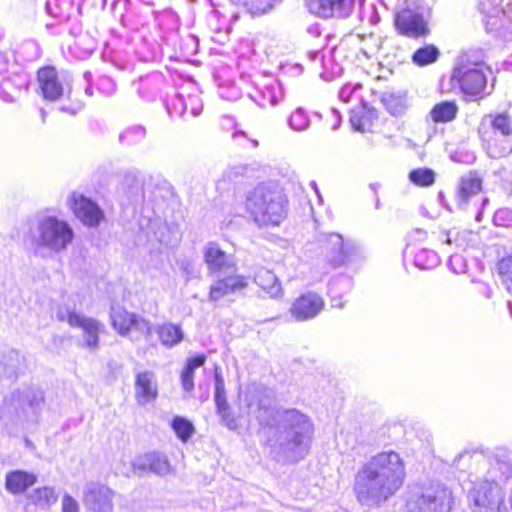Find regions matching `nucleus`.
Instances as JSON below:
<instances>
[{
  "label": "nucleus",
  "mask_w": 512,
  "mask_h": 512,
  "mask_svg": "<svg viewBox=\"0 0 512 512\" xmlns=\"http://www.w3.org/2000/svg\"><path fill=\"white\" fill-rule=\"evenodd\" d=\"M350 123L356 131L365 132L370 130L373 125L372 114L366 110L352 111Z\"/></svg>",
  "instance_id": "31"
},
{
  "label": "nucleus",
  "mask_w": 512,
  "mask_h": 512,
  "mask_svg": "<svg viewBox=\"0 0 512 512\" xmlns=\"http://www.w3.org/2000/svg\"><path fill=\"white\" fill-rule=\"evenodd\" d=\"M473 512H507L502 487L495 480L482 479L471 489Z\"/></svg>",
  "instance_id": "6"
},
{
  "label": "nucleus",
  "mask_w": 512,
  "mask_h": 512,
  "mask_svg": "<svg viewBox=\"0 0 512 512\" xmlns=\"http://www.w3.org/2000/svg\"><path fill=\"white\" fill-rule=\"evenodd\" d=\"M459 112L457 103L451 101H441L436 103L429 112V117L435 124L449 123L456 119Z\"/></svg>",
  "instance_id": "23"
},
{
  "label": "nucleus",
  "mask_w": 512,
  "mask_h": 512,
  "mask_svg": "<svg viewBox=\"0 0 512 512\" xmlns=\"http://www.w3.org/2000/svg\"><path fill=\"white\" fill-rule=\"evenodd\" d=\"M57 499L54 489L48 486L38 487L27 496L28 504L40 509L50 508Z\"/></svg>",
  "instance_id": "26"
},
{
  "label": "nucleus",
  "mask_w": 512,
  "mask_h": 512,
  "mask_svg": "<svg viewBox=\"0 0 512 512\" xmlns=\"http://www.w3.org/2000/svg\"><path fill=\"white\" fill-rule=\"evenodd\" d=\"M88 320L87 317H84L75 312H70L67 315V322L71 327H79L82 328L85 322Z\"/></svg>",
  "instance_id": "38"
},
{
  "label": "nucleus",
  "mask_w": 512,
  "mask_h": 512,
  "mask_svg": "<svg viewBox=\"0 0 512 512\" xmlns=\"http://www.w3.org/2000/svg\"><path fill=\"white\" fill-rule=\"evenodd\" d=\"M38 481L35 473L26 470L15 469L5 475V489L12 495H21L28 491Z\"/></svg>",
  "instance_id": "18"
},
{
  "label": "nucleus",
  "mask_w": 512,
  "mask_h": 512,
  "mask_svg": "<svg viewBox=\"0 0 512 512\" xmlns=\"http://www.w3.org/2000/svg\"><path fill=\"white\" fill-rule=\"evenodd\" d=\"M27 87L26 79L20 74L5 77L0 81V97L3 101L12 103L20 97Z\"/></svg>",
  "instance_id": "20"
},
{
  "label": "nucleus",
  "mask_w": 512,
  "mask_h": 512,
  "mask_svg": "<svg viewBox=\"0 0 512 512\" xmlns=\"http://www.w3.org/2000/svg\"><path fill=\"white\" fill-rule=\"evenodd\" d=\"M226 275L220 276L210 286L208 299L218 301L226 295L234 294L246 289L249 285V278L237 272V267L227 270Z\"/></svg>",
  "instance_id": "10"
},
{
  "label": "nucleus",
  "mask_w": 512,
  "mask_h": 512,
  "mask_svg": "<svg viewBox=\"0 0 512 512\" xmlns=\"http://www.w3.org/2000/svg\"><path fill=\"white\" fill-rule=\"evenodd\" d=\"M214 400L216 404V412L220 417L221 422L228 429L236 430L238 428L237 419L227 402L223 382L219 376L216 377Z\"/></svg>",
  "instance_id": "19"
},
{
  "label": "nucleus",
  "mask_w": 512,
  "mask_h": 512,
  "mask_svg": "<svg viewBox=\"0 0 512 512\" xmlns=\"http://www.w3.org/2000/svg\"><path fill=\"white\" fill-rule=\"evenodd\" d=\"M114 491L105 485L92 484L84 493L83 501L94 512H111Z\"/></svg>",
  "instance_id": "16"
},
{
  "label": "nucleus",
  "mask_w": 512,
  "mask_h": 512,
  "mask_svg": "<svg viewBox=\"0 0 512 512\" xmlns=\"http://www.w3.org/2000/svg\"><path fill=\"white\" fill-rule=\"evenodd\" d=\"M282 421L286 430L309 424L308 418L296 409L284 410Z\"/></svg>",
  "instance_id": "33"
},
{
  "label": "nucleus",
  "mask_w": 512,
  "mask_h": 512,
  "mask_svg": "<svg viewBox=\"0 0 512 512\" xmlns=\"http://www.w3.org/2000/svg\"><path fill=\"white\" fill-rule=\"evenodd\" d=\"M440 56L439 49L433 44H426L414 51L411 56L412 62L418 67L428 66L435 63Z\"/></svg>",
  "instance_id": "27"
},
{
  "label": "nucleus",
  "mask_w": 512,
  "mask_h": 512,
  "mask_svg": "<svg viewBox=\"0 0 512 512\" xmlns=\"http://www.w3.org/2000/svg\"><path fill=\"white\" fill-rule=\"evenodd\" d=\"M285 453H296L299 450V455L307 452V444L303 432H296L292 438L288 439L283 448Z\"/></svg>",
  "instance_id": "34"
},
{
  "label": "nucleus",
  "mask_w": 512,
  "mask_h": 512,
  "mask_svg": "<svg viewBox=\"0 0 512 512\" xmlns=\"http://www.w3.org/2000/svg\"><path fill=\"white\" fill-rule=\"evenodd\" d=\"M145 465L157 474H161L169 470L168 458L164 454L158 452L147 454Z\"/></svg>",
  "instance_id": "32"
},
{
  "label": "nucleus",
  "mask_w": 512,
  "mask_h": 512,
  "mask_svg": "<svg viewBox=\"0 0 512 512\" xmlns=\"http://www.w3.org/2000/svg\"><path fill=\"white\" fill-rule=\"evenodd\" d=\"M408 178L416 186L429 187L435 182V172L430 168H417L409 172Z\"/></svg>",
  "instance_id": "30"
},
{
  "label": "nucleus",
  "mask_w": 512,
  "mask_h": 512,
  "mask_svg": "<svg viewBox=\"0 0 512 512\" xmlns=\"http://www.w3.org/2000/svg\"><path fill=\"white\" fill-rule=\"evenodd\" d=\"M110 321L113 329L121 336H126L133 330L146 336L151 333V323L149 321L120 306L112 307Z\"/></svg>",
  "instance_id": "8"
},
{
  "label": "nucleus",
  "mask_w": 512,
  "mask_h": 512,
  "mask_svg": "<svg viewBox=\"0 0 512 512\" xmlns=\"http://www.w3.org/2000/svg\"><path fill=\"white\" fill-rule=\"evenodd\" d=\"M483 189V177L476 170H470L459 179L456 201L460 206H467L473 197Z\"/></svg>",
  "instance_id": "17"
},
{
  "label": "nucleus",
  "mask_w": 512,
  "mask_h": 512,
  "mask_svg": "<svg viewBox=\"0 0 512 512\" xmlns=\"http://www.w3.org/2000/svg\"><path fill=\"white\" fill-rule=\"evenodd\" d=\"M207 361V356L203 353L195 354L189 357L180 374L182 387L185 391H192L194 388L195 370L203 366Z\"/></svg>",
  "instance_id": "24"
},
{
  "label": "nucleus",
  "mask_w": 512,
  "mask_h": 512,
  "mask_svg": "<svg viewBox=\"0 0 512 512\" xmlns=\"http://www.w3.org/2000/svg\"><path fill=\"white\" fill-rule=\"evenodd\" d=\"M405 478L401 456L395 451H382L360 467L353 490L359 503L380 506L401 489Z\"/></svg>",
  "instance_id": "1"
},
{
  "label": "nucleus",
  "mask_w": 512,
  "mask_h": 512,
  "mask_svg": "<svg viewBox=\"0 0 512 512\" xmlns=\"http://www.w3.org/2000/svg\"><path fill=\"white\" fill-rule=\"evenodd\" d=\"M245 207L258 227L274 228L286 220L289 199L279 181L268 180L258 183L248 192Z\"/></svg>",
  "instance_id": "2"
},
{
  "label": "nucleus",
  "mask_w": 512,
  "mask_h": 512,
  "mask_svg": "<svg viewBox=\"0 0 512 512\" xmlns=\"http://www.w3.org/2000/svg\"><path fill=\"white\" fill-rule=\"evenodd\" d=\"M39 94L46 101H56L63 95V84L53 65H44L36 71Z\"/></svg>",
  "instance_id": "12"
},
{
  "label": "nucleus",
  "mask_w": 512,
  "mask_h": 512,
  "mask_svg": "<svg viewBox=\"0 0 512 512\" xmlns=\"http://www.w3.org/2000/svg\"><path fill=\"white\" fill-rule=\"evenodd\" d=\"M82 329L87 336V338H86L87 346L95 348L99 342V331H100L99 323L93 318H88V320L83 325Z\"/></svg>",
  "instance_id": "35"
},
{
  "label": "nucleus",
  "mask_w": 512,
  "mask_h": 512,
  "mask_svg": "<svg viewBox=\"0 0 512 512\" xmlns=\"http://www.w3.org/2000/svg\"><path fill=\"white\" fill-rule=\"evenodd\" d=\"M482 148L492 159L512 153V118L507 112L485 115L477 128Z\"/></svg>",
  "instance_id": "3"
},
{
  "label": "nucleus",
  "mask_w": 512,
  "mask_h": 512,
  "mask_svg": "<svg viewBox=\"0 0 512 512\" xmlns=\"http://www.w3.org/2000/svg\"><path fill=\"white\" fill-rule=\"evenodd\" d=\"M496 271L501 284L512 295V252L497 261Z\"/></svg>",
  "instance_id": "28"
},
{
  "label": "nucleus",
  "mask_w": 512,
  "mask_h": 512,
  "mask_svg": "<svg viewBox=\"0 0 512 512\" xmlns=\"http://www.w3.org/2000/svg\"><path fill=\"white\" fill-rule=\"evenodd\" d=\"M203 261L211 274H220L224 270L234 269L235 262L217 241H209L203 248Z\"/></svg>",
  "instance_id": "13"
},
{
  "label": "nucleus",
  "mask_w": 512,
  "mask_h": 512,
  "mask_svg": "<svg viewBox=\"0 0 512 512\" xmlns=\"http://www.w3.org/2000/svg\"><path fill=\"white\" fill-rule=\"evenodd\" d=\"M68 206L74 216L85 226L97 227L104 220L102 209L83 194L72 192L68 200Z\"/></svg>",
  "instance_id": "9"
},
{
  "label": "nucleus",
  "mask_w": 512,
  "mask_h": 512,
  "mask_svg": "<svg viewBox=\"0 0 512 512\" xmlns=\"http://www.w3.org/2000/svg\"><path fill=\"white\" fill-rule=\"evenodd\" d=\"M155 332L160 343L166 348H172L183 341L184 333L180 324L163 322L156 326Z\"/></svg>",
  "instance_id": "22"
},
{
  "label": "nucleus",
  "mask_w": 512,
  "mask_h": 512,
  "mask_svg": "<svg viewBox=\"0 0 512 512\" xmlns=\"http://www.w3.org/2000/svg\"><path fill=\"white\" fill-rule=\"evenodd\" d=\"M255 282L261 291L270 298L280 297L282 285L275 273L266 268H260L255 276Z\"/></svg>",
  "instance_id": "21"
},
{
  "label": "nucleus",
  "mask_w": 512,
  "mask_h": 512,
  "mask_svg": "<svg viewBox=\"0 0 512 512\" xmlns=\"http://www.w3.org/2000/svg\"><path fill=\"white\" fill-rule=\"evenodd\" d=\"M331 239H335V244L338 246L339 253H343L344 245L342 238L339 235H332Z\"/></svg>",
  "instance_id": "39"
},
{
  "label": "nucleus",
  "mask_w": 512,
  "mask_h": 512,
  "mask_svg": "<svg viewBox=\"0 0 512 512\" xmlns=\"http://www.w3.org/2000/svg\"><path fill=\"white\" fill-rule=\"evenodd\" d=\"M393 25L398 35L411 39L426 38L431 33L424 16L410 7H402L395 12Z\"/></svg>",
  "instance_id": "7"
},
{
  "label": "nucleus",
  "mask_w": 512,
  "mask_h": 512,
  "mask_svg": "<svg viewBox=\"0 0 512 512\" xmlns=\"http://www.w3.org/2000/svg\"><path fill=\"white\" fill-rule=\"evenodd\" d=\"M134 389V397L138 404L146 405L156 401L159 389L154 373L148 370L137 372Z\"/></svg>",
  "instance_id": "15"
},
{
  "label": "nucleus",
  "mask_w": 512,
  "mask_h": 512,
  "mask_svg": "<svg viewBox=\"0 0 512 512\" xmlns=\"http://www.w3.org/2000/svg\"><path fill=\"white\" fill-rule=\"evenodd\" d=\"M325 308V300L318 293L308 291L297 296L291 303L290 315L297 321L317 317Z\"/></svg>",
  "instance_id": "11"
},
{
  "label": "nucleus",
  "mask_w": 512,
  "mask_h": 512,
  "mask_svg": "<svg viewBox=\"0 0 512 512\" xmlns=\"http://www.w3.org/2000/svg\"><path fill=\"white\" fill-rule=\"evenodd\" d=\"M62 512H79L77 501L70 495H64L62 498Z\"/></svg>",
  "instance_id": "37"
},
{
  "label": "nucleus",
  "mask_w": 512,
  "mask_h": 512,
  "mask_svg": "<svg viewBox=\"0 0 512 512\" xmlns=\"http://www.w3.org/2000/svg\"><path fill=\"white\" fill-rule=\"evenodd\" d=\"M355 0H306L310 13L322 17H345L354 6Z\"/></svg>",
  "instance_id": "14"
},
{
  "label": "nucleus",
  "mask_w": 512,
  "mask_h": 512,
  "mask_svg": "<svg viewBox=\"0 0 512 512\" xmlns=\"http://www.w3.org/2000/svg\"><path fill=\"white\" fill-rule=\"evenodd\" d=\"M414 261L420 268L428 269L438 261V257L433 250L423 248L415 252Z\"/></svg>",
  "instance_id": "36"
},
{
  "label": "nucleus",
  "mask_w": 512,
  "mask_h": 512,
  "mask_svg": "<svg viewBox=\"0 0 512 512\" xmlns=\"http://www.w3.org/2000/svg\"><path fill=\"white\" fill-rule=\"evenodd\" d=\"M74 233L68 222L54 216L43 218L38 224L37 245L54 251L67 248L73 240Z\"/></svg>",
  "instance_id": "5"
},
{
  "label": "nucleus",
  "mask_w": 512,
  "mask_h": 512,
  "mask_svg": "<svg viewBox=\"0 0 512 512\" xmlns=\"http://www.w3.org/2000/svg\"><path fill=\"white\" fill-rule=\"evenodd\" d=\"M442 506L435 495L421 494L406 502L405 512H439Z\"/></svg>",
  "instance_id": "25"
},
{
  "label": "nucleus",
  "mask_w": 512,
  "mask_h": 512,
  "mask_svg": "<svg viewBox=\"0 0 512 512\" xmlns=\"http://www.w3.org/2000/svg\"><path fill=\"white\" fill-rule=\"evenodd\" d=\"M170 427L176 434V437L183 443H187L195 433L193 423L189 419L179 415L171 419Z\"/></svg>",
  "instance_id": "29"
},
{
  "label": "nucleus",
  "mask_w": 512,
  "mask_h": 512,
  "mask_svg": "<svg viewBox=\"0 0 512 512\" xmlns=\"http://www.w3.org/2000/svg\"><path fill=\"white\" fill-rule=\"evenodd\" d=\"M490 74V67L483 61L461 64L451 74L450 87L466 101H479L490 93L487 90Z\"/></svg>",
  "instance_id": "4"
}]
</instances>
